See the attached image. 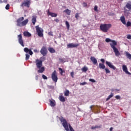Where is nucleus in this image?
<instances>
[{"label":"nucleus","mask_w":131,"mask_h":131,"mask_svg":"<svg viewBox=\"0 0 131 131\" xmlns=\"http://www.w3.org/2000/svg\"><path fill=\"white\" fill-rule=\"evenodd\" d=\"M105 41L106 42H110V41L112 42L110 43V46L112 49H113V51L115 54V56L116 57H119V56H120V52H119V51H118V49L115 47V46H117V42L114 40H111L109 38H106Z\"/></svg>","instance_id":"obj_1"},{"label":"nucleus","mask_w":131,"mask_h":131,"mask_svg":"<svg viewBox=\"0 0 131 131\" xmlns=\"http://www.w3.org/2000/svg\"><path fill=\"white\" fill-rule=\"evenodd\" d=\"M35 63L37 68L39 69L37 71L38 73H43L45 71V68L42 67V61L37 59H36Z\"/></svg>","instance_id":"obj_2"},{"label":"nucleus","mask_w":131,"mask_h":131,"mask_svg":"<svg viewBox=\"0 0 131 131\" xmlns=\"http://www.w3.org/2000/svg\"><path fill=\"white\" fill-rule=\"evenodd\" d=\"M24 17H19L16 20L17 26L18 27H23V26H25L28 23V19H26L24 20Z\"/></svg>","instance_id":"obj_3"},{"label":"nucleus","mask_w":131,"mask_h":131,"mask_svg":"<svg viewBox=\"0 0 131 131\" xmlns=\"http://www.w3.org/2000/svg\"><path fill=\"white\" fill-rule=\"evenodd\" d=\"M111 27H112V25H111V24H103L100 25V29L102 32L106 33V32L109 31V30Z\"/></svg>","instance_id":"obj_4"},{"label":"nucleus","mask_w":131,"mask_h":131,"mask_svg":"<svg viewBox=\"0 0 131 131\" xmlns=\"http://www.w3.org/2000/svg\"><path fill=\"white\" fill-rule=\"evenodd\" d=\"M59 120L62 123L66 130L67 131L69 130V128L68 127V123L67 122V121L66 120V119H65V118H64L63 117H61L59 118Z\"/></svg>","instance_id":"obj_5"},{"label":"nucleus","mask_w":131,"mask_h":131,"mask_svg":"<svg viewBox=\"0 0 131 131\" xmlns=\"http://www.w3.org/2000/svg\"><path fill=\"white\" fill-rule=\"evenodd\" d=\"M35 28L38 36H39V37H42V36H43V29L39 28L38 26H36Z\"/></svg>","instance_id":"obj_6"},{"label":"nucleus","mask_w":131,"mask_h":131,"mask_svg":"<svg viewBox=\"0 0 131 131\" xmlns=\"http://www.w3.org/2000/svg\"><path fill=\"white\" fill-rule=\"evenodd\" d=\"M31 4V0H24V2L20 5V7L21 8H24V7H26L27 8L30 7V4Z\"/></svg>","instance_id":"obj_7"},{"label":"nucleus","mask_w":131,"mask_h":131,"mask_svg":"<svg viewBox=\"0 0 131 131\" xmlns=\"http://www.w3.org/2000/svg\"><path fill=\"white\" fill-rule=\"evenodd\" d=\"M51 78L54 82L58 81V76L57 75V71L54 70L51 75Z\"/></svg>","instance_id":"obj_8"},{"label":"nucleus","mask_w":131,"mask_h":131,"mask_svg":"<svg viewBox=\"0 0 131 131\" xmlns=\"http://www.w3.org/2000/svg\"><path fill=\"white\" fill-rule=\"evenodd\" d=\"M40 53L43 57L47 56V54H48V50L47 49V48L43 46L40 51Z\"/></svg>","instance_id":"obj_9"},{"label":"nucleus","mask_w":131,"mask_h":131,"mask_svg":"<svg viewBox=\"0 0 131 131\" xmlns=\"http://www.w3.org/2000/svg\"><path fill=\"white\" fill-rule=\"evenodd\" d=\"M18 40L19 43L21 46V47H24V42L23 41V37H22V34H19L17 35Z\"/></svg>","instance_id":"obj_10"},{"label":"nucleus","mask_w":131,"mask_h":131,"mask_svg":"<svg viewBox=\"0 0 131 131\" xmlns=\"http://www.w3.org/2000/svg\"><path fill=\"white\" fill-rule=\"evenodd\" d=\"M79 47V43L74 44L73 43H70L67 45V49H72V48H77Z\"/></svg>","instance_id":"obj_11"},{"label":"nucleus","mask_w":131,"mask_h":131,"mask_svg":"<svg viewBox=\"0 0 131 131\" xmlns=\"http://www.w3.org/2000/svg\"><path fill=\"white\" fill-rule=\"evenodd\" d=\"M105 64H106V65H107V66L110 67V68H111V69H113V70H116V67H115V66H113V64H112V63L106 61L105 62Z\"/></svg>","instance_id":"obj_12"},{"label":"nucleus","mask_w":131,"mask_h":131,"mask_svg":"<svg viewBox=\"0 0 131 131\" xmlns=\"http://www.w3.org/2000/svg\"><path fill=\"white\" fill-rule=\"evenodd\" d=\"M126 9H127L128 11H131V2H128L126 3L124 7V11H126Z\"/></svg>","instance_id":"obj_13"},{"label":"nucleus","mask_w":131,"mask_h":131,"mask_svg":"<svg viewBox=\"0 0 131 131\" xmlns=\"http://www.w3.org/2000/svg\"><path fill=\"white\" fill-rule=\"evenodd\" d=\"M24 51L25 52V53H26L27 54L29 53L30 56H32V55H33V52H32V51H31V49H28V48H25L24 49Z\"/></svg>","instance_id":"obj_14"},{"label":"nucleus","mask_w":131,"mask_h":131,"mask_svg":"<svg viewBox=\"0 0 131 131\" xmlns=\"http://www.w3.org/2000/svg\"><path fill=\"white\" fill-rule=\"evenodd\" d=\"M123 71L126 73V74H128V75H131V73L128 72L127 70V67L126 65L122 66Z\"/></svg>","instance_id":"obj_15"},{"label":"nucleus","mask_w":131,"mask_h":131,"mask_svg":"<svg viewBox=\"0 0 131 131\" xmlns=\"http://www.w3.org/2000/svg\"><path fill=\"white\" fill-rule=\"evenodd\" d=\"M47 14L48 16H51V17H57V16H58V14L57 13L50 12V10H48Z\"/></svg>","instance_id":"obj_16"},{"label":"nucleus","mask_w":131,"mask_h":131,"mask_svg":"<svg viewBox=\"0 0 131 131\" xmlns=\"http://www.w3.org/2000/svg\"><path fill=\"white\" fill-rule=\"evenodd\" d=\"M90 60H91V61H92L94 65H97V64H98V61L97 60L96 58H95V57L91 56V58H90Z\"/></svg>","instance_id":"obj_17"},{"label":"nucleus","mask_w":131,"mask_h":131,"mask_svg":"<svg viewBox=\"0 0 131 131\" xmlns=\"http://www.w3.org/2000/svg\"><path fill=\"white\" fill-rule=\"evenodd\" d=\"M120 21L122 22V24H124V25H125L126 24V23L125 22V17L124 16H122L120 17Z\"/></svg>","instance_id":"obj_18"},{"label":"nucleus","mask_w":131,"mask_h":131,"mask_svg":"<svg viewBox=\"0 0 131 131\" xmlns=\"http://www.w3.org/2000/svg\"><path fill=\"white\" fill-rule=\"evenodd\" d=\"M23 34L24 36L27 37H30V36H31V34L30 33H29V32L25 31L24 32Z\"/></svg>","instance_id":"obj_19"},{"label":"nucleus","mask_w":131,"mask_h":131,"mask_svg":"<svg viewBox=\"0 0 131 131\" xmlns=\"http://www.w3.org/2000/svg\"><path fill=\"white\" fill-rule=\"evenodd\" d=\"M63 13H66L67 15L70 16V14H71V10L67 9L63 11Z\"/></svg>","instance_id":"obj_20"},{"label":"nucleus","mask_w":131,"mask_h":131,"mask_svg":"<svg viewBox=\"0 0 131 131\" xmlns=\"http://www.w3.org/2000/svg\"><path fill=\"white\" fill-rule=\"evenodd\" d=\"M124 54L127 59H129V60H131L130 53H128V52H125Z\"/></svg>","instance_id":"obj_21"},{"label":"nucleus","mask_w":131,"mask_h":131,"mask_svg":"<svg viewBox=\"0 0 131 131\" xmlns=\"http://www.w3.org/2000/svg\"><path fill=\"white\" fill-rule=\"evenodd\" d=\"M36 23V16H33L32 18V23L33 25H35V23Z\"/></svg>","instance_id":"obj_22"},{"label":"nucleus","mask_w":131,"mask_h":131,"mask_svg":"<svg viewBox=\"0 0 131 131\" xmlns=\"http://www.w3.org/2000/svg\"><path fill=\"white\" fill-rule=\"evenodd\" d=\"M48 51L50 52V53H51L52 54H54V53H56V50L54 49L53 48H49L48 49Z\"/></svg>","instance_id":"obj_23"},{"label":"nucleus","mask_w":131,"mask_h":131,"mask_svg":"<svg viewBox=\"0 0 131 131\" xmlns=\"http://www.w3.org/2000/svg\"><path fill=\"white\" fill-rule=\"evenodd\" d=\"M99 67L100 69H105V68H106L105 64L104 63H99Z\"/></svg>","instance_id":"obj_24"},{"label":"nucleus","mask_w":131,"mask_h":131,"mask_svg":"<svg viewBox=\"0 0 131 131\" xmlns=\"http://www.w3.org/2000/svg\"><path fill=\"white\" fill-rule=\"evenodd\" d=\"M113 96H114V94H113V93H111V94L106 98V101L107 102V101H109V100H110V99H111V98H112L113 97Z\"/></svg>","instance_id":"obj_25"},{"label":"nucleus","mask_w":131,"mask_h":131,"mask_svg":"<svg viewBox=\"0 0 131 131\" xmlns=\"http://www.w3.org/2000/svg\"><path fill=\"white\" fill-rule=\"evenodd\" d=\"M81 70L83 72H86L89 70V69L86 67H84L81 69Z\"/></svg>","instance_id":"obj_26"},{"label":"nucleus","mask_w":131,"mask_h":131,"mask_svg":"<svg viewBox=\"0 0 131 131\" xmlns=\"http://www.w3.org/2000/svg\"><path fill=\"white\" fill-rule=\"evenodd\" d=\"M58 70L60 71V72H59L60 74H61V75H63V73H64V72H65V71L63 70V69H62V68H59Z\"/></svg>","instance_id":"obj_27"},{"label":"nucleus","mask_w":131,"mask_h":131,"mask_svg":"<svg viewBox=\"0 0 131 131\" xmlns=\"http://www.w3.org/2000/svg\"><path fill=\"white\" fill-rule=\"evenodd\" d=\"M59 100L61 102H65V98L63 96H59Z\"/></svg>","instance_id":"obj_28"},{"label":"nucleus","mask_w":131,"mask_h":131,"mask_svg":"<svg viewBox=\"0 0 131 131\" xmlns=\"http://www.w3.org/2000/svg\"><path fill=\"white\" fill-rule=\"evenodd\" d=\"M49 102L50 103V106H51V107H55V102L54 101L50 100Z\"/></svg>","instance_id":"obj_29"},{"label":"nucleus","mask_w":131,"mask_h":131,"mask_svg":"<svg viewBox=\"0 0 131 131\" xmlns=\"http://www.w3.org/2000/svg\"><path fill=\"white\" fill-rule=\"evenodd\" d=\"M66 25L67 26V29H68V30H69V28L70 27V25L69 24V23H68V21H66Z\"/></svg>","instance_id":"obj_30"},{"label":"nucleus","mask_w":131,"mask_h":131,"mask_svg":"<svg viewBox=\"0 0 131 131\" xmlns=\"http://www.w3.org/2000/svg\"><path fill=\"white\" fill-rule=\"evenodd\" d=\"M64 96H66V97H68V96H69V90L66 91V92H64Z\"/></svg>","instance_id":"obj_31"},{"label":"nucleus","mask_w":131,"mask_h":131,"mask_svg":"<svg viewBox=\"0 0 131 131\" xmlns=\"http://www.w3.org/2000/svg\"><path fill=\"white\" fill-rule=\"evenodd\" d=\"M30 58V55H29L28 54H26V60L27 61L28 60H29V58Z\"/></svg>","instance_id":"obj_32"},{"label":"nucleus","mask_w":131,"mask_h":131,"mask_svg":"<svg viewBox=\"0 0 131 131\" xmlns=\"http://www.w3.org/2000/svg\"><path fill=\"white\" fill-rule=\"evenodd\" d=\"M1 4H3V3H4L5 4H8V0H0Z\"/></svg>","instance_id":"obj_33"},{"label":"nucleus","mask_w":131,"mask_h":131,"mask_svg":"<svg viewBox=\"0 0 131 131\" xmlns=\"http://www.w3.org/2000/svg\"><path fill=\"white\" fill-rule=\"evenodd\" d=\"M46 60V57H41L40 58V61H42V62H43V61Z\"/></svg>","instance_id":"obj_34"},{"label":"nucleus","mask_w":131,"mask_h":131,"mask_svg":"<svg viewBox=\"0 0 131 131\" xmlns=\"http://www.w3.org/2000/svg\"><path fill=\"white\" fill-rule=\"evenodd\" d=\"M105 73L106 74H108V73H110V70H109V69H107V68H105Z\"/></svg>","instance_id":"obj_35"},{"label":"nucleus","mask_w":131,"mask_h":131,"mask_svg":"<svg viewBox=\"0 0 131 131\" xmlns=\"http://www.w3.org/2000/svg\"><path fill=\"white\" fill-rule=\"evenodd\" d=\"M94 11H95V12H98V6H97V5H95L94 7Z\"/></svg>","instance_id":"obj_36"},{"label":"nucleus","mask_w":131,"mask_h":131,"mask_svg":"<svg viewBox=\"0 0 131 131\" xmlns=\"http://www.w3.org/2000/svg\"><path fill=\"white\" fill-rule=\"evenodd\" d=\"M127 27H129V26H131V23L130 21H127L126 24Z\"/></svg>","instance_id":"obj_37"},{"label":"nucleus","mask_w":131,"mask_h":131,"mask_svg":"<svg viewBox=\"0 0 131 131\" xmlns=\"http://www.w3.org/2000/svg\"><path fill=\"white\" fill-rule=\"evenodd\" d=\"M6 10H9L10 9V4H7L5 7Z\"/></svg>","instance_id":"obj_38"},{"label":"nucleus","mask_w":131,"mask_h":131,"mask_svg":"<svg viewBox=\"0 0 131 131\" xmlns=\"http://www.w3.org/2000/svg\"><path fill=\"white\" fill-rule=\"evenodd\" d=\"M71 76L72 78H74V72H71Z\"/></svg>","instance_id":"obj_39"},{"label":"nucleus","mask_w":131,"mask_h":131,"mask_svg":"<svg viewBox=\"0 0 131 131\" xmlns=\"http://www.w3.org/2000/svg\"><path fill=\"white\" fill-rule=\"evenodd\" d=\"M69 126L70 131H74V129H73V128L72 127V126H71V125L70 124L69 125Z\"/></svg>","instance_id":"obj_40"},{"label":"nucleus","mask_w":131,"mask_h":131,"mask_svg":"<svg viewBox=\"0 0 131 131\" xmlns=\"http://www.w3.org/2000/svg\"><path fill=\"white\" fill-rule=\"evenodd\" d=\"M79 14L78 13H76L75 15V17L77 18V19H78V17H79Z\"/></svg>","instance_id":"obj_41"},{"label":"nucleus","mask_w":131,"mask_h":131,"mask_svg":"<svg viewBox=\"0 0 131 131\" xmlns=\"http://www.w3.org/2000/svg\"><path fill=\"white\" fill-rule=\"evenodd\" d=\"M115 98L117 100H120V99H121L120 96H119V95H116L115 96Z\"/></svg>","instance_id":"obj_42"},{"label":"nucleus","mask_w":131,"mask_h":131,"mask_svg":"<svg viewBox=\"0 0 131 131\" xmlns=\"http://www.w3.org/2000/svg\"><path fill=\"white\" fill-rule=\"evenodd\" d=\"M42 77L43 79H48V77H47L46 75H42Z\"/></svg>","instance_id":"obj_43"},{"label":"nucleus","mask_w":131,"mask_h":131,"mask_svg":"<svg viewBox=\"0 0 131 131\" xmlns=\"http://www.w3.org/2000/svg\"><path fill=\"white\" fill-rule=\"evenodd\" d=\"M80 85H85V84H88V83L86 82H83L82 83H80Z\"/></svg>","instance_id":"obj_44"},{"label":"nucleus","mask_w":131,"mask_h":131,"mask_svg":"<svg viewBox=\"0 0 131 131\" xmlns=\"http://www.w3.org/2000/svg\"><path fill=\"white\" fill-rule=\"evenodd\" d=\"M127 39H131V35L130 34H128L127 35Z\"/></svg>","instance_id":"obj_45"},{"label":"nucleus","mask_w":131,"mask_h":131,"mask_svg":"<svg viewBox=\"0 0 131 131\" xmlns=\"http://www.w3.org/2000/svg\"><path fill=\"white\" fill-rule=\"evenodd\" d=\"M101 127H102V125H100L99 126H98V125L95 126V128H101Z\"/></svg>","instance_id":"obj_46"},{"label":"nucleus","mask_w":131,"mask_h":131,"mask_svg":"<svg viewBox=\"0 0 131 131\" xmlns=\"http://www.w3.org/2000/svg\"><path fill=\"white\" fill-rule=\"evenodd\" d=\"M100 61H101V62H102V63L103 64H104V63H105V59H104V58H101V59H100Z\"/></svg>","instance_id":"obj_47"},{"label":"nucleus","mask_w":131,"mask_h":131,"mask_svg":"<svg viewBox=\"0 0 131 131\" xmlns=\"http://www.w3.org/2000/svg\"><path fill=\"white\" fill-rule=\"evenodd\" d=\"M89 81H91V82H96V80H95V79H90Z\"/></svg>","instance_id":"obj_48"},{"label":"nucleus","mask_w":131,"mask_h":131,"mask_svg":"<svg viewBox=\"0 0 131 131\" xmlns=\"http://www.w3.org/2000/svg\"><path fill=\"white\" fill-rule=\"evenodd\" d=\"M54 21H55V22L59 23L60 20L58 18H56L54 19Z\"/></svg>","instance_id":"obj_49"},{"label":"nucleus","mask_w":131,"mask_h":131,"mask_svg":"<svg viewBox=\"0 0 131 131\" xmlns=\"http://www.w3.org/2000/svg\"><path fill=\"white\" fill-rule=\"evenodd\" d=\"M48 34L49 35H51V36H53L54 35H53V33L52 32H49V33H48Z\"/></svg>","instance_id":"obj_50"},{"label":"nucleus","mask_w":131,"mask_h":131,"mask_svg":"<svg viewBox=\"0 0 131 131\" xmlns=\"http://www.w3.org/2000/svg\"><path fill=\"white\" fill-rule=\"evenodd\" d=\"M83 5L84 7H86L88 6V4H86V3H83Z\"/></svg>","instance_id":"obj_51"},{"label":"nucleus","mask_w":131,"mask_h":131,"mask_svg":"<svg viewBox=\"0 0 131 131\" xmlns=\"http://www.w3.org/2000/svg\"><path fill=\"white\" fill-rule=\"evenodd\" d=\"M34 53H38V51H37V49H34Z\"/></svg>","instance_id":"obj_52"},{"label":"nucleus","mask_w":131,"mask_h":131,"mask_svg":"<svg viewBox=\"0 0 131 131\" xmlns=\"http://www.w3.org/2000/svg\"><path fill=\"white\" fill-rule=\"evenodd\" d=\"M91 129H96V126H92V127H91Z\"/></svg>","instance_id":"obj_53"},{"label":"nucleus","mask_w":131,"mask_h":131,"mask_svg":"<svg viewBox=\"0 0 131 131\" xmlns=\"http://www.w3.org/2000/svg\"><path fill=\"white\" fill-rule=\"evenodd\" d=\"M110 131L113 130V127H111V128H110Z\"/></svg>","instance_id":"obj_54"},{"label":"nucleus","mask_w":131,"mask_h":131,"mask_svg":"<svg viewBox=\"0 0 131 131\" xmlns=\"http://www.w3.org/2000/svg\"><path fill=\"white\" fill-rule=\"evenodd\" d=\"M115 91H116V92H119V91H120V90H119L118 89H115Z\"/></svg>","instance_id":"obj_55"},{"label":"nucleus","mask_w":131,"mask_h":131,"mask_svg":"<svg viewBox=\"0 0 131 131\" xmlns=\"http://www.w3.org/2000/svg\"><path fill=\"white\" fill-rule=\"evenodd\" d=\"M93 107H94V105H91V106H90V109H92V108H93Z\"/></svg>","instance_id":"obj_56"},{"label":"nucleus","mask_w":131,"mask_h":131,"mask_svg":"<svg viewBox=\"0 0 131 131\" xmlns=\"http://www.w3.org/2000/svg\"><path fill=\"white\" fill-rule=\"evenodd\" d=\"M59 60H60V61H62V60H63L62 59H61V58H59Z\"/></svg>","instance_id":"obj_57"},{"label":"nucleus","mask_w":131,"mask_h":131,"mask_svg":"<svg viewBox=\"0 0 131 131\" xmlns=\"http://www.w3.org/2000/svg\"><path fill=\"white\" fill-rule=\"evenodd\" d=\"M112 92H114V90L112 89Z\"/></svg>","instance_id":"obj_58"}]
</instances>
